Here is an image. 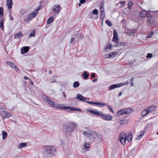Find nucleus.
Instances as JSON below:
<instances>
[{"instance_id": "28", "label": "nucleus", "mask_w": 158, "mask_h": 158, "mask_svg": "<svg viewBox=\"0 0 158 158\" xmlns=\"http://www.w3.org/2000/svg\"><path fill=\"white\" fill-rule=\"evenodd\" d=\"M82 76H83L84 78L85 79H86L89 77V75L87 73V72L84 71V73L82 74Z\"/></svg>"}, {"instance_id": "23", "label": "nucleus", "mask_w": 158, "mask_h": 158, "mask_svg": "<svg viewBox=\"0 0 158 158\" xmlns=\"http://www.w3.org/2000/svg\"><path fill=\"white\" fill-rule=\"evenodd\" d=\"M116 54L115 52H113L110 54H109L108 56L106 57V58H113L114 57V55Z\"/></svg>"}, {"instance_id": "11", "label": "nucleus", "mask_w": 158, "mask_h": 158, "mask_svg": "<svg viewBox=\"0 0 158 158\" xmlns=\"http://www.w3.org/2000/svg\"><path fill=\"white\" fill-rule=\"evenodd\" d=\"M132 134L131 132H128L127 135H126V138L127 141L129 142L132 140Z\"/></svg>"}, {"instance_id": "27", "label": "nucleus", "mask_w": 158, "mask_h": 158, "mask_svg": "<svg viewBox=\"0 0 158 158\" xmlns=\"http://www.w3.org/2000/svg\"><path fill=\"white\" fill-rule=\"evenodd\" d=\"M117 84H113L110 86L109 90H113L116 88H117Z\"/></svg>"}, {"instance_id": "38", "label": "nucleus", "mask_w": 158, "mask_h": 158, "mask_svg": "<svg viewBox=\"0 0 158 158\" xmlns=\"http://www.w3.org/2000/svg\"><path fill=\"white\" fill-rule=\"evenodd\" d=\"M119 39L118 37H113L112 41L115 42L116 43L118 42Z\"/></svg>"}, {"instance_id": "58", "label": "nucleus", "mask_w": 158, "mask_h": 158, "mask_svg": "<svg viewBox=\"0 0 158 158\" xmlns=\"http://www.w3.org/2000/svg\"><path fill=\"white\" fill-rule=\"evenodd\" d=\"M145 109L147 111V112H148V114L152 112L148 108H145Z\"/></svg>"}, {"instance_id": "20", "label": "nucleus", "mask_w": 158, "mask_h": 158, "mask_svg": "<svg viewBox=\"0 0 158 158\" xmlns=\"http://www.w3.org/2000/svg\"><path fill=\"white\" fill-rule=\"evenodd\" d=\"M124 110V109L121 110H120L119 111H118L117 112V113L118 115H122L127 114H126V113H126L125 111Z\"/></svg>"}, {"instance_id": "61", "label": "nucleus", "mask_w": 158, "mask_h": 158, "mask_svg": "<svg viewBox=\"0 0 158 158\" xmlns=\"http://www.w3.org/2000/svg\"><path fill=\"white\" fill-rule=\"evenodd\" d=\"M86 1V0H80V2L81 3H84Z\"/></svg>"}, {"instance_id": "3", "label": "nucleus", "mask_w": 158, "mask_h": 158, "mask_svg": "<svg viewBox=\"0 0 158 158\" xmlns=\"http://www.w3.org/2000/svg\"><path fill=\"white\" fill-rule=\"evenodd\" d=\"M88 111L91 114L97 116H101L106 120L110 121L112 119V116L109 114H103L102 112H97L91 110H88Z\"/></svg>"}, {"instance_id": "40", "label": "nucleus", "mask_w": 158, "mask_h": 158, "mask_svg": "<svg viewBox=\"0 0 158 158\" xmlns=\"http://www.w3.org/2000/svg\"><path fill=\"white\" fill-rule=\"evenodd\" d=\"M105 12L101 13V17L100 18L101 19L103 20L105 17Z\"/></svg>"}, {"instance_id": "57", "label": "nucleus", "mask_w": 158, "mask_h": 158, "mask_svg": "<svg viewBox=\"0 0 158 158\" xmlns=\"http://www.w3.org/2000/svg\"><path fill=\"white\" fill-rule=\"evenodd\" d=\"M117 85V87H118V88L121 87H122V86H123V85H124V83H119Z\"/></svg>"}, {"instance_id": "34", "label": "nucleus", "mask_w": 158, "mask_h": 158, "mask_svg": "<svg viewBox=\"0 0 158 158\" xmlns=\"http://www.w3.org/2000/svg\"><path fill=\"white\" fill-rule=\"evenodd\" d=\"M87 131V132L89 134V135L90 136H94V135L95 134V133L92 130H88Z\"/></svg>"}, {"instance_id": "39", "label": "nucleus", "mask_w": 158, "mask_h": 158, "mask_svg": "<svg viewBox=\"0 0 158 158\" xmlns=\"http://www.w3.org/2000/svg\"><path fill=\"white\" fill-rule=\"evenodd\" d=\"M133 3L131 1H129V2L128 3V8L129 9H131V7L133 6Z\"/></svg>"}, {"instance_id": "18", "label": "nucleus", "mask_w": 158, "mask_h": 158, "mask_svg": "<svg viewBox=\"0 0 158 158\" xmlns=\"http://www.w3.org/2000/svg\"><path fill=\"white\" fill-rule=\"evenodd\" d=\"M23 35L21 33V32H19L18 34H16L14 36V38L15 39H19L21 36H23Z\"/></svg>"}, {"instance_id": "37", "label": "nucleus", "mask_w": 158, "mask_h": 158, "mask_svg": "<svg viewBox=\"0 0 158 158\" xmlns=\"http://www.w3.org/2000/svg\"><path fill=\"white\" fill-rule=\"evenodd\" d=\"M3 9L2 7H0V17L1 18L3 15Z\"/></svg>"}, {"instance_id": "48", "label": "nucleus", "mask_w": 158, "mask_h": 158, "mask_svg": "<svg viewBox=\"0 0 158 158\" xmlns=\"http://www.w3.org/2000/svg\"><path fill=\"white\" fill-rule=\"evenodd\" d=\"M83 134L85 136H86L87 137H90V135H89V133L87 132V131H85L83 132Z\"/></svg>"}, {"instance_id": "49", "label": "nucleus", "mask_w": 158, "mask_h": 158, "mask_svg": "<svg viewBox=\"0 0 158 158\" xmlns=\"http://www.w3.org/2000/svg\"><path fill=\"white\" fill-rule=\"evenodd\" d=\"M100 11L101 12V13L105 12L104 8L102 5L100 6Z\"/></svg>"}, {"instance_id": "53", "label": "nucleus", "mask_w": 158, "mask_h": 158, "mask_svg": "<svg viewBox=\"0 0 158 158\" xmlns=\"http://www.w3.org/2000/svg\"><path fill=\"white\" fill-rule=\"evenodd\" d=\"M153 33L154 32L153 31H151L149 35H148L147 37L148 38L151 37L153 35Z\"/></svg>"}, {"instance_id": "12", "label": "nucleus", "mask_w": 158, "mask_h": 158, "mask_svg": "<svg viewBox=\"0 0 158 158\" xmlns=\"http://www.w3.org/2000/svg\"><path fill=\"white\" fill-rule=\"evenodd\" d=\"M64 129L66 133H67L69 132H71L73 131L72 129L68 125H68H66L64 126Z\"/></svg>"}, {"instance_id": "63", "label": "nucleus", "mask_w": 158, "mask_h": 158, "mask_svg": "<svg viewBox=\"0 0 158 158\" xmlns=\"http://www.w3.org/2000/svg\"><path fill=\"white\" fill-rule=\"evenodd\" d=\"M123 83H124V85H127L129 84V82H128V81H126L124 82Z\"/></svg>"}, {"instance_id": "35", "label": "nucleus", "mask_w": 158, "mask_h": 158, "mask_svg": "<svg viewBox=\"0 0 158 158\" xmlns=\"http://www.w3.org/2000/svg\"><path fill=\"white\" fill-rule=\"evenodd\" d=\"M36 16V15L34 13H31L28 16V19L29 20L32 17L34 18Z\"/></svg>"}, {"instance_id": "59", "label": "nucleus", "mask_w": 158, "mask_h": 158, "mask_svg": "<svg viewBox=\"0 0 158 158\" xmlns=\"http://www.w3.org/2000/svg\"><path fill=\"white\" fill-rule=\"evenodd\" d=\"M29 82L31 84V85H34L33 82L32 81L31 79H29Z\"/></svg>"}, {"instance_id": "19", "label": "nucleus", "mask_w": 158, "mask_h": 158, "mask_svg": "<svg viewBox=\"0 0 158 158\" xmlns=\"http://www.w3.org/2000/svg\"><path fill=\"white\" fill-rule=\"evenodd\" d=\"M95 105L99 107H104L106 105V104L103 102H95Z\"/></svg>"}, {"instance_id": "26", "label": "nucleus", "mask_w": 158, "mask_h": 158, "mask_svg": "<svg viewBox=\"0 0 158 158\" xmlns=\"http://www.w3.org/2000/svg\"><path fill=\"white\" fill-rule=\"evenodd\" d=\"M6 64L7 65H9L12 68H14L15 66L14 64V63L12 62L6 61Z\"/></svg>"}, {"instance_id": "46", "label": "nucleus", "mask_w": 158, "mask_h": 158, "mask_svg": "<svg viewBox=\"0 0 158 158\" xmlns=\"http://www.w3.org/2000/svg\"><path fill=\"white\" fill-rule=\"evenodd\" d=\"M40 9V5L39 6V7L36 8L35 11H34L33 13H34L36 15V16L37 14V12Z\"/></svg>"}, {"instance_id": "50", "label": "nucleus", "mask_w": 158, "mask_h": 158, "mask_svg": "<svg viewBox=\"0 0 158 158\" xmlns=\"http://www.w3.org/2000/svg\"><path fill=\"white\" fill-rule=\"evenodd\" d=\"M152 55L151 53H148L147 54L146 57L147 58H152Z\"/></svg>"}, {"instance_id": "13", "label": "nucleus", "mask_w": 158, "mask_h": 158, "mask_svg": "<svg viewBox=\"0 0 158 158\" xmlns=\"http://www.w3.org/2000/svg\"><path fill=\"white\" fill-rule=\"evenodd\" d=\"M5 21V19L2 17L0 18V28L3 31L4 30V23Z\"/></svg>"}, {"instance_id": "7", "label": "nucleus", "mask_w": 158, "mask_h": 158, "mask_svg": "<svg viewBox=\"0 0 158 158\" xmlns=\"http://www.w3.org/2000/svg\"><path fill=\"white\" fill-rule=\"evenodd\" d=\"M52 8L53 11L57 14H58L61 10L60 6L59 5H53Z\"/></svg>"}, {"instance_id": "16", "label": "nucleus", "mask_w": 158, "mask_h": 158, "mask_svg": "<svg viewBox=\"0 0 158 158\" xmlns=\"http://www.w3.org/2000/svg\"><path fill=\"white\" fill-rule=\"evenodd\" d=\"M75 37L78 39H83L84 36L81 33L79 32H77L75 34Z\"/></svg>"}, {"instance_id": "36", "label": "nucleus", "mask_w": 158, "mask_h": 158, "mask_svg": "<svg viewBox=\"0 0 158 158\" xmlns=\"http://www.w3.org/2000/svg\"><path fill=\"white\" fill-rule=\"evenodd\" d=\"M2 135H3V139H6V137L7 136V132L6 131H3L2 132Z\"/></svg>"}, {"instance_id": "14", "label": "nucleus", "mask_w": 158, "mask_h": 158, "mask_svg": "<svg viewBox=\"0 0 158 158\" xmlns=\"http://www.w3.org/2000/svg\"><path fill=\"white\" fill-rule=\"evenodd\" d=\"M68 124L71 128L73 131L75 129L77 126V124L73 123H69Z\"/></svg>"}, {"instance_id": "55", "label": "nucleus", "mask_w": 158, "mask_h": 158, "mask_svg": "<svg viewBox=\"0 0 158 158\" xmlns=\"http://www.w3.org/2000/svg\"><path fill=\"white\" fill-rule=\"evenodd\" d=\"M113 35V37H118L117 33V31L115 30H114V31Z\"/></svg>"}, {"instance_id": "64", "label": "nucleus", "mask_w": 158, "mask_h": 158, "mask_svg": "<svg viewBox=\"0 0 158 158\" xmlns=\"http://www.w3.org/2000/svg\"><path fill=\"white\" fill-rule=\"evenodd\" d=\"M23 78L25 80L29 79H30L26 76H24Z\"/></svg>"}, {"instance_id": "8", "label": "nucleus", "mask_w": 158, "mask_h": 158, "mask_svg": "<svg viewBox=\"0 0 158 158\" xmlns=\"http://www.w3.org/2000/svg\"><path fill=\"white\" fill-rule=\"evenodd\" d=\"M1 114L4 118H9L11 117V114L8 112L3 111L1 112Z\"/></svg>"}, {"instance_id": "54", "label": "nucleus", "mask_w": 158, "mask_h": 158, "mask_svg": "<svg viewBox=\"0 0 158 158\" xmlns=\"http://www.w3.org/2000/svg\"><path fill=\"white\" fill-rule=\"evenodd\" d=\"M35 34V31H33L30 34L29 36H34Z\"/></svg>"}, {"instance_id": "17", "label": "nucleus", "mask_w": 158, "mask_h": 158, "mask_svg": "<svg viewBox=\"0 0 158 158\" xmlns=\"http://www.w3.org/2000/svg\"><path fill=\"white\" fill-rule=\"evenodd\" d=\"M136 31L135 30H128L126 33V34L132 36L135 33Z\"/></svg>"}, {"instance_id": "22", "label": "nucleus", "mask_w": 158, "mask_h": 158, "mask_svg": "<svg viewBox=\"0 0 158 158\" xmlns=\"http://www.w3.org/2000/svg\"><path fill=\"white\" fill-rule=\"evenodd\" d=\"M144 133H145L144 131H141L140 132V135L137 136V137L136 138V139L137 140H140L142 137L144 135Z\"/></svg>"}, {"instance_id": "9", "label": "nucleus", "mask_w": 158, "mask_h": 158, "mask_svg": "<svg viewBox=\"0 0 158 158\" xmlns=\"http://www.w3.org/2000/svg\"><path fill=\"white\" fill-rule=\"evenodd\" d=\"M30 47L25 46L23 47L21 49V53L22 54H23L25 53H27L29 51Z\"/></svg>"}, {"instance_id": "47", "label": "nucleus", "mask_w": 158, "mask_h": 158, "mask_svg": "<svg viewBox=\"0 0 158 158\" xmlns=\"http://www.w3.org/2000/svg\"><path fill=\"white\" fill-rule=\"evenodd\" d=\"M106 23L109 27H111L112 25L111 22L109 20H106Z\"/></svg>"}, {"instance_id": "25", "label": "nucleus", "mask_w": 158, "mask_h": 158, "mask_svg": "<svg viewBox=\"0 0 158 158\" xmlns=\"http://www.w3.org/2000/svg\"><path fill=\"white\" fill-rule=\"evenodd\" d=\"M125 111L126 114H129L132 113L133 111V109L131 108H129L126 109H124V110Z\"/></svg>"}, {"instance_id": "52", "label": "nucleus", "mask_w": 158, "mask_h": 158, "mask_svg": "<svg viewBox=\"0 0 158 158\" xmlns=\"http://www.w3.org/2000/svg\"><path fill=\"white\" fill-rule=\"evenodd\" d=\"M14 69H15V71L17 72H19V69L18 67H17V66L16 65H15L14 67V68H13Z\"/></svg>"}, {"instance_id": "44", "label": "nucleus", "mask_w": 158, "mask_h": 158, "mask_svg": "<svg viewBox=\"0 0 158 158\" xmlns=\"http://www.w3.org/2000/svg\"><path fill=\"white\" fill-rule=\"evenodd\" d=\"M89 147V142L86 143L84 145V147L85 149H87Z\"/></svg>"}, {"instance_id": "31", "label": "nucleus", "mask_w": 158, "mask_h": 158, "mask_svg": "<svg viewBox=\"0 0 158 158\" xmlns=\"http://www.w3.org/2000/svg\"><path fill=\"white\" fill-rule=\"evenodd\" d=\"M117 44L115 46H114L113 47H120L121 46H122L124 44L121 42H118V43H117Z\"/></svg>"}, {"instance_id": "4", "label": "nucleus", "mask_w": 158, "mask_h": 158, "mask_svg": "<svg viewBox=\"0 0 158 158\" xmlns=\"http://www.w3.org/2000/svg\"><path fill=\"white\" fill-rule=\"evenodd\" d=\"M150 14L149 12L144 10H143L139 13V16L141 17L140 19L142 20H144L145 19V17H146L147 18Z\"/></svg>"}, {"instance_id": "56", "label": "nucleus", "mask_w": 158, "mask_h": 158, "mask_svg": "<svg viewBox=\"0 0 158 158\" xmlns=\"http://www.w3.org/2000/svg\"><path fill=\"white\" fill-rule=\"evenodd\" d=\"M87 103H89V104H92V105H95V102H92V101H89V102H88V101H86Z\"/></svg>"}, {"instance_id": "10", "label": "nucleus", "mask_w": 158, "mask_h": 158, "mask_svg": "<svg viewBox=\"0 0 158 158\" xmlns=\"http://www.w3.org/2000/svg\"><path fill=\"white\" fill-rule=\"evenodd\" d=\"M147 20L150 23H152L155 21L154 17L151 15L150 14L147 17Z\"/></svg>"}, {"instance_id": "32", "label": "nucleus", "mask_w": 158, "mask_h": 158, "mask_svg": "<svg viewBox=\"0 0 158 158\" xmlns=\"http://www.w3.org/2000/svg\"><path fill=\"white\" fill-rule=\"evenodd\" d=\"M27 143H19L18 145V148H22L23 147L26 146Z\"/></svg>"}, {"instance_id": "42", "label": "nucleus", "mask_w": 158, "mask_h": 158, "mask_svg": "<svg viewBox=\"0 0 158 158\" xmlns=\"http://www.w3.org/2000/svg\"><path fill=\"white\" fill-rule=\"evenodd\" d=\"M92 13L93 14L98 15V10L95 9L93 10Z\"/></svg>"}, {"instance_id": "29", "label": "nucleus", "mask_w": 158, "mask_h": 158, "mask_svg": "<svg viewBox=\"0 0 158 158\" xmlns=\"http://www.w3.org/2000/svg\"><path fill=\"white\" fill-rule=\"evenodd\" d=\"M148 114V112H147V111L145 109L143 110L141 113V115L143 117H144Z\"/></svg>"}, {"instance_id": "1", "label": "nucleus", "mask_w": 158, "mask_h": 158, "mask_svg": "<svg viewBox=\"0 0 158 158\" xmlns=\"http://www.w3.org/2000/svg\"><path fill=\"white\" fill-rule=\"evenodd\" d=\"M42 97L44 101L47 102V103L50 106L54 108H58L63 109H69V110L71 111H81V110L80 108H73L72 107H71L64 106L60 105H57L52 100L49 99L48 97L46 95H43Z\"/></svg>"}, {"instance_id": "21", "label": "nucleus", "mask_w": 158, "mask_h": 158, "mask_svg": "<svg viewBox=\"0 0 158 158\" xmlns=\"http://www.w3.org/2000/svg\"><path fill=\"white\" fill-rule=\"evenodd\" d=\"M128 122V120L127 119H124L120 120L119 121L120 125H122L125 124L127 123Z\"/></svg>"}, {"instance_id": "30", "label": "nucleus", "mask_w": 158, "mask_h": 158, "mask_svg": "<svg viewBox=\"0 0 158 158\" xmlns=\"http://www.w3.org/2000/svg\"><path fill=\"white\" fill-rule=\"evenodd\" d=\"M54 18L53 16H51L49 18L47 21V23L48 24L50 23L53 21Z\"/></svg>"}, {"instance_id": "62", "label": "nucleus", "mask_w": 158, "mask_h": 158, "mask_svg": "<svg viewBox=\"0 0 158 158\" xmlns=\"http://www.w3.org/2000/svg\"><path fill=\"white\" fill-rule=\"evenodd\" d=\"M75 39L74 38H71V41H70V43H72V42L74 41Z\"/></svg>"}, {"instance_id": "43", "label": "nucleus", "mask_w": 158, "mask_h": 158, "mask_svg": "<svg viewBox=\"0 0 158 158\" xmlns=\"http://www.w3.org/2000/svg\"><path fill=\"white\" fill-rule=\"evenodd\" d=\"M9 17L10 20L13 21L14 20V18L11 15V11H9Z\"/></svg>"}, {"instance_id": "51", "label": "nucleus", "mask_w": 158, "mask_h": 158, "mask_svg": "<svg viewBox=\"0 0 158 158\" xmlns=\"http://www.w3.org/2000/svg\"><path fill=\"white\" fill-rule=\"evenodd\" d=\"M107 106L108 107L109 109L111 112H112L113 113H114V111L113 110V108L112 107L108 105H107Z\"/></svg>"}, {"instance_id": "60", "label": "nucleus", "mask_w": 158, "mask_h": 158, "mask_svg": "<svg viewBox=\"0 0 158 158\" xmlns=\"http://www.w3.org/2000/svg\"><path fill=\"white\" fill-rule=\"evenodd\" d=\"M96 74L94 73H91V76L92 77H95Z\"/></svg>"}, {"instance_id": "24", "label": "nucleus", "mask_w": 158, "mask_h": 158, "mask_svg": "<svg viewBox=\"0 0 158 158\" xmlns=\"http://www.w3.org/2000/svg\"><path fill=\"white\" fill-rule=\"evenodd\" d=\"M112 47V45L110 44L106 46V48H105V49L106 50V51H109L111 50Z\"/></svg>"}, {"instance_id": "2", "label": "nucleus", "mask_w": 158, "mask_h": 158, "mask_svg": "<svg viewBox=\"0 0 158 158\" xmlns=\"http://www.w3.org/2000/svg\"><path fill=\"white\" fill-rule=\"evenodd\" d=\"M43 152L45 155L54 156L57 153V149L53 145H44L43 146Z\"/></svg>"}, {"instance_id": "41", "label": "nucleus", "mask_w": 158, "mask_h": 158, "mask_svg": "<svg viewBox=\"0 0 158 158\" xmlns=\"http://www.w3.org/2000/svg\"><path fill=\"white\" fill-rule=\"evenodd\" d=\"M148 109L152 111L153 110H155L156 109V107L155 106H149L148 107Z\"/></svg>"}, {"instance_id": "6", "label": "nucleus", "mask_w": 158, "mask_h": 158, "mask_svg": "<svg viewBox=\"0 0 158 158\" xmlns=\"http://www.w3.org/2000/svg\"><path fill=\"white\" fill-rule=\"evenodd\" d=\"M76 99L79 100L80 101L84 102H85L89 100V99L88 98H85L83 97L82 95L80 94H77L76 97Z\"/></svg>"}, {"instance_id": "15", "label": "nucleus", "mask_w": 158, "mask_h": 158, "mask_svg": "<svg viewBox=\"0 0 158 158\" xmlns=\"http://www.w3.org/2000/svg\"><path fill=\"white\" fill-rule=\"evenodd\" d=\"M6 5L7 6L8 9H10L12 6V0H7Z\"/></svg>"}, {"instance_id": "33", "label": "nucleus", "mask_w": 158, "mask_h": 158, "mask_svg": "<svg viewBox=\"0 0 158 158\" xmlns=\"http://www.w3.org/2000/svg\"><path fill=\"white\" fill-rule=\"evenodd\" d=\"M80 85L79 82L78 81L74 82L73 84V87L74 88L78 87Z\"/></svg>"}, {"instance_id": "5", "label": "nucleus", "mask_w": 158, "mask_h": 158, "mask_svg": "<svg viewBox=\"0 0 158 158\" xmlns=\"http://www.w3.org/2000/svg\"><path fill=\"white\" fill-rule=\"evenodd\" d=\"M118 139L122 144L125 145V144L126 139L125 132H122L119 135Z\"/></svg>"}, {"instance_id": "45", "label": "nucleus", "mask_w": 158, "mask_h": 158, "mask_svg": "<svg viewBox=\"0 0 158 158\" xmlns=\"http://www.w3.org/2000/svg\"><path fill=\"white\" fill-rule=\"evenodd\" d=\"M40 9V5L39 6V7L36 8L35 11H34L33 13H34L36 15V16L37 14V12Z\"/></svg>"}]
</instances>
